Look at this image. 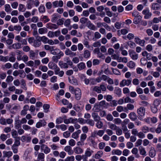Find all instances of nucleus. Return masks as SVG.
<instances>
[{"mask_svg": "<svg viewBox=\"0 0 161 161\" xmlns=\"http://www.w3.org/2000/svg\"><path fill=\"white\" fill-rule=\"evenodd\" d=\"M151 8L154 10H157L159 9L160 7L159 6V5L157 3H153L152 6Z\"/></svg>", "mask_w": 161, "mask_h": 161, "instance_id": "obj_44", "label": "nucleus"}, {"mask_svg": "<svg viewBox=\"0 0 161 161\" xmlns=\"http://www.w3.org/2000/svg\"><path fill=\"white\" fill-rule=\"evenodd\" d=\"M129 53L131 58L134 60H137L138 58V54L133 50L129 51Z\"/></svg>", "mask_w": 161, "mask_h": 161, "instance_id": "obj_3", "label": "nucleus"}, {"mask_svg": "<svg viewBox=\"0 0 161 161\" xmlns=\"http://www.w3.org/2000/svg\"><path fill=\"white\" fill-rule=\"evenodd\" d=\"M97 122L96 124V126L98 129H101L103 126V123L100 120L96 121Z\"/></svg>", "mask_w": 161, "mask_h": 161, "instance_id": "obj_30", "label": "nucleus"}, {"mask_svg": "<svg viewBox=\"0 0 161 161\" xmlns=\"http://www.w3.org/2000/svg\"><path fill=\"white\" fill-rule=\"evenodd\" d=\"M122 153L121 151L118 149L114 150L112 152V153L113 155L116 154L120 155Z\"/></svg>", "mask_w": 161, "mask_h": 161, "instance_id": "obj_41", "label": "nucleus"}, {"mask_svg": "<svg viewBox=\"0 0 161 161\" xmlns=\"http://www.w3.org/2000/svg\"><path fill=\"white\" fill-rule=\"evenodd\" d=\"M130 119L132 121H134L137 119L136 114L134 112H132L129 115Z\"/></svg>", "mask_w": 161, "mask_h": 161, "instance_id": "obj_17", "label": "nucleus"}, {"mask_svg": "<svg viewBox=\"0 0 161 161\" xmlns=\"http://www.w3.org/2000/svg\"><path fill=\"white\" fill-rule=\"evenodd\" d=\"M155 131L157 133H159L161 132V123L159 124L158 127L155 130Z\"/></svg>", "mask_w": 161, "mask_h": 161, "instance_id": "obj_61", "label": "nucleus"}, {"mask_svg": "<svg viewBox=\"0 0 161 161\" xmlns=\"http://www.w3.org/2000/svg\"><path fill=\"white\" fill-rule=\"evenodd\" d=\"M103 155V153L102 151H98L97 153L95 154L94 158L96 159H98L102 157Z\"/></svg>", "mask_w": 161, "mask_h": 161, "instance_id": "obj_22", "label": "nucleus"}, {"mask_svg": "<svg viewBox=\"0 0 161 161\" xmlns=\"http://www.w3.org/2000/svg\"><path fill=\"white\" fill-rule=\"evenodd\" d=\"M124 101L125 103H133L134 102L133 99H131L128 97H127L125 98Z\"/></svg>", "mask_w": 161, "mask_h": 161, "instance_id": "obj_46", "label": "nucleus"}, {"mask_svg": "<svg viewBox=\"0 0 161 161\" xmlns=\"http://www.w3.org/2000/svg\"><path fill=\"white\" fill-rule=\"evenodd\" d=\"M131 83V80L124 79L120 83L119 85L120 87H123L125 86H129Z\"/></svg>", "mask_w": 161, "mask_h": 161, "instance_id": "obj_4", "label": "nucleus"}, {"mask_svg": "<svg viewBox=\"0 0 161 161\" xmlns=\"http://www.w3.org/2000/svg\"><path fill=\"white\" fill-rule=\"evenodd\" d=\"M75 160V157L72 156L67 157L65 159V161H74Z\"/></svg>", "mask_w": 161, "mask_h": 161, "instance_id": "obj_57", "label": "nucleus"}, {"mask_svg": "<svg viewBox=\"0 0 161 161\" xmlns=\"http://www.w3.org/2000/svg\"><path fill=\"white\" fill-rule=\"evenodd\" d=\"M135 42L137 44H138L142 47L144 46L145 41L144 40H141L138 37H136L134 39Z\"/></svg>", "mask_w": 161, "mask_h": 161, "instance_id": "obj_7", "label": "nucleus"}, {"mask_svg": "<svg viewBox=\"0 0 161 161\" xmlns=\"http://www.w3.org/2000/svg\"><path fill=\"white\" fill-rule=\"evenodd\" d=\"M108 125L109 127L112 130H115L117 128V126L114 124L108 122Z\"/></svg>", "mask_w": 161, "mask_h": 161, "instance_id": "obj_38", "label": "nucleus"}, {"mask_svg": "<svg viewBox=\"0 0 161 161\" xmlns=\"http://www.w3.org/2000/svg\"><path fill=\"white\" fill-rule=\"evenodd\" d=\"M92 109L94 112H99L101 110V108L99 104L96 103L94 104Z\"/></svg>", "mask_w": 161, "mask_h": 161, "instance_id": "obj_19", "label": "nucleus"}, {"mask_svg": "<svg viewBox=\"0 0 161 161\" xmlns=\"http://www.w3.org/2000/svg\"><path fill=\"white\" fill-rule=\"evenodd\" d=\"M71 21L70 19H66L64 22V25L67 27H69V26L71 24ZM71 29L72 27L70 26L69 28V30H71Z\"/></svg>", "mask_w": 161, "mask_h": 161, "instance_id": "obj_18", "label": "nucleus"}, {"mask_svg": "<svg viewBox=\"0 0 161 161\" xmlns=\"http://www.w3.org/2000/svg\"><path fill=\"white\" fill-rule=\"evenodd\" d=\"M38 10L41 13H44L45 12V8L44 6L43 5L40 6L38 8Z\"/></svg>", "mask_w": 161, "mask_h": 161, "instance_id": "obj_54", "label": "nucleus"}, {"mask_svg": "<svg viewBox=\"0 0 161 161\" xmlns=\"http://www.w3.org/2000/svg\"><path fill=\"white\" fill-rule=\"evenodd\" d=\"M11 56L8 58V60L11 62H14L16 60V58L15 57L14 53L12 52L11 54Z\"/></svg>", "mask_w": 161, "mask_h": 161, "instance_id": "obj_29", "label": "nucleus"}, {"mask_svg": "<svg viewBox=\"0 0 161 161\" xmlns=\"http://www.w3.org/2000/svg\"><path fill=\"white\" fill-rule=\"evenodd\" d=\"M11 134L12 137L14 138H17L18 137L17 136L18 135L17 132L15 130H13L11 132Z\"/></svg>", "mask_w": 161, "mask_h": 161, "instance_id": "obj_53", "label": "nucleus"}, {"mask_svg": "<svg viewBox=\"0 0 161 161\" xmlns=\"http://www.w3.org/2000/svg\"><path fill=\"white\" fill-rule=\"evenodd\" d=\"M115 93L119 97H120L121 94V89L119 88H117L115 89L114 91Z\"/></svg>", "mask_w": 161, "mask_h": 161, "instance_id": "obj_56", "label": "nucleus"}, {"mask_svg": "<svg viewBox=\"0 0 161 161\" xmlns=\"http://www.w3.org/2000/svg\"><path fill=\"white\" fill-rule=\"evenodd\" d=\"M73 65L72 62L68 58L66 63L62 61H59L58 65L61 68L67 69L69 67L68 65L71 66Z\"/></svg>", "mask_w": 161, "mask_h": 161, "instance_id": "obj_1", "label": "nucleus"}, {"mask_svg": "<svg viewBox=\"0 0 161 161\" xmlns=\"http://www.w3.org/2000/svg\"><path fill=\"white\" fill-rule=\"evenodd\" d=\"M47 31V30L46 28H39L38 30V32L39 34H42L46 33Z\"/></svg>", "mask_w": 161, "mask_h": 161, "instance_id": "obj_37", "label": "nucleus"}, {"mask_svg": "<svg viewBox=\"0 0 161 161\" xmlns=\"http://www.w3.org/2000/svg\"><path fill=\"white\" fill-rule=\"evenodd\" d=\"M14 78L11 75H8L6 78V81L7 82H10L12 81L13 80Z\"/></svg>", "mask_w": 161, "mask_h": 161, "instance_id": "obj_59", "label": "nucleus"}, {"mask_svg": "<svg viewBox=\"0 0 161 161\" xmlns=\"http://www.w3.org/2000/svg\"><path fill=\"white\" fill-rule=\"evenodd\" d=\"M81 131L80 130H78L76 131L73 133L72 135V137L74 139H76L79 137V135Z\"/></svg>", "mask_w": 161, "mask_h": 161, "instance_id": "obj_25", "label": "nucleus"}, {"mask_svg": "<svg viewBox=\"0 0 161 161\" xmlns=\"http://www.w3.org/2000/svg\"><path fill=\"white\" fill-rule=\"evenodd\" d=\"M57 66V65L53 62H50L48 64L49 68L52 69H54L56 68Z\"/></svg>", "mask_w": 161, "mask_h": 161, "instance_id": "obj_31", "label": "nucleus"}, {"mask_svg": "<svg viewBox=\"0 0 161 161\" xmlns=\"http://www.w3.org/2000/svg\"><path fill=\"white\" fill-rule=\"evenodd\" d=\"M145 108L143 107H141L137 110L138 114L140 116L142 117L145 114Z\"/></svg>", "mask_w": 161, "mask_h": 161, "instance_id": "obj_11", "label": "nucleus"}, {"mask_svg": "<svg viewBox=\"0 0 161 161\" xmlns=\"http://www.w3.org/2000/svg\"><path fill=\"white\" fill-rule=\"evenodd\" d=\"M41 45V42L38 40H36L34 42L33 45L36 47H39Z\"/></svg>", "mask_w": 161, "mask_h": 161, "instance_id": "obj_47", "label": "nucleus"}, {"mask_svg": "<svg viewBox=\"0 0 161 161\" xmlns=\"http://www.w3.org/2000/svg\"><path fill=\"white\" fill-rule=\"evenodd\" d=\"M156 154V151L154 148H151L149 152V155L151 158L154 157Z\"/></svg>", "mask_w": 161, "mask_h": 161, "instance_id": "obj_24", "label": "nucleus"}, {"mask_svg": "<svg viewBox=\"0 0 161 161\" xmlns=\"http://www.w3.org/2000/svg\"><path fill=\"white\" fill-rule=\"evenodd\" d=\"M77 67L79 70H81L86 68V65L84 63L81 62L77 64Z\"/></svg>", "mask_w": 161, "mask_h": 161, "instance_id": "obj_32", "label": "nucleus"}, {"mask_svg": "<svg viewBox=\"0 0 161 161\" xmlns=\"http://www.w3.org/2000/svg\"><path fill=\"white\" fill-rule=\"evenodd\" d=\"M64 150L67 152L69 155H72L74 153V151L72 150V148L70 146H65L64 148Z\"/></svg>", "mask_w": 161, "mask_h": 161, "instance_id": "obj_13", "label": "nucleus"}, {"mask_svg": "<svg viewBox=\"0 0 161 161\" xmlns=\"http://www.w3.org/2000/svg\"><path fill=\"white\" fill-rule=\"evenodd\" d=\"M130 120L128 119H125L121 123L122 125H126L128 123H129Z\"/></svg>", "mask_w": 161, "mask_h": 161, "instance_id": "obj_63", "label": "nucleus"}, {"mask_svg": "<svg viewBox=\"0 0 161 161\" xmlns=\"http://www.w3.org/2000/svg\"><path fill=\"white\" fill-rule=\"evenodd\" d=\"M127 66L130 69H133L135 67V63L132 61H130L127 63Z\"/></svg>", "mask_w": 161, "mask_h": 161, "instance_id": "obj_39", "label": "nucleus"}, {"mask_svg": "<svg viewBox=\"0 0 161 161\" xmlns=\"http://www.w3.org/2000/svg\"><path fill=\"white\" fill-rule=\"evenodd\" d=\"M47 123L44 120H40L36 125V127L39 128L42 126H45L46 125Z\"/></svg>", "mask_w": 161, "mask_h": 161, "instance_id": "obj_12", "label": "nucleus"}, {"mask_svg": "<svg viewBox=\"0 0 161 161\" xmlns=\"http://www.w3.org/2000/svg\"><path fill=\"white\" fill-rule=\"evenodd\" d=\"M47 27L50 29H55L58 28V26L55 24L49 23L47 24Z\"/></svg>", "mask_w": 161, "mask_h": 161, "instance_id": "obj_21", "label": "nucleus"}, {"mask_svg": "<svg viewBox=\"0 0 161 161\" xmlns=\"http://www.w3.org/2000/svg\"><path fill=\"white\" fill-rule=\"evenodd\" d=\"M3 158L7 157L9 158L10 157H11L13 155V153L11 151H3Z\"/></svg>", "mask_w": 161, "mask_h": 161, "instance_id": "obj_14", "label": "nucleus"}, {"mask_svg": "<svg viewBox=\"0 0 161 161\" xmlns=\"http://www.w3.org/2000/svg\"><path fill=\"white\" fill-rule=\"evenodd\" d=\"M90 53L88 50H85L84 51L83 56L85 58H88L90 56Z\"/></svg>", "mask_w": 161, "mask_h": 161, "instance_id": "obj_34", "label": "nucleus"}, {"mask_svg": "<svg viewBox=\"0 0 161 161\" xmlns=\"http://www.w3.org/2000/svg\"><path fill=\"white\" fill-rule=\"evenodd\" d=\"M87 137V135L86 134L83 133L81 134L80 137V141L82 142L86 140Z\"/></svg>", "mask_w": 161, "mask_h": 161, "instance_id": "obj_55", "label": "nucleus"}, {"mask_svg": "<svg viewBox=\"0 0 161 161\" xmlns=\"http://www.w3.org/2000/svg\"><path fill=\"white\" fill-rule=\"evenodd\" d=\"M21 44L19 43H16L13 44L12 47L14 49H19L21 47Z\"/></svg>", "mask_w": 161, "mask_h": 161, "instance_id": "obj_33", "label": "nucleus"}, {"mask_svg": "<svg viewBox=\"0 0 161 161\" xmlns=\"http://www.w3.org/2000/svg\"><path fill=\"white\" fill-rule=\"evenodd\" d=\"M36 53L33 50H31L29 52V57L33 59L36 56Z\"/></svg>", "mask_w": 161, "mask_h": 161, "instance_id": "obj_48", "label": "nucleus"}, {"mask_svg": "<svg viewBox=\"0 0 161 161\" xmlns=\"http://www.w3.org/2000/svg\"><path fill=\"white\" fill-rule=\"evenodd\" d=\"M42 150H43V152L45 154H47L50 152V149L45 144H42L41 146Z\"/></svg>", "mask_w": 161, "mask_h": 161, "instance_id": "obj_10", "label": "nucleus"}, {"mask_svg": "<svg viewBox=\"0 0 161 161\" xmlns=\"http://www.w3.org/2000/svg\"><path fill=\"white\" fill-rule=\"evenodd\" d=\"M75 153L77 154H80L82 153L83 152L82 149L79 147H76L74 149Z\"/></svg>", "mask_w": 161, "mask_h": 161, "instance_id": "obj_27", "label": "nucleus"}, {"mask_svg": "<svg viewBox=\"0 0 161 161\" xmlns=\"http://www.w3.org/2000/svg\"><path fill=\"white\" fill-rule=\"evenodd\" d=\"M8 56H3L0 55V61L6 62L8 60Z\"/></svg>", "mask_w": 161, "mask_h": 161, "instance_id": "obj_45", "label": "nucleus"}, {"mask_svg": "<svg viewBox=\"0 0 161 161\" xmlns=\"http://www.w3.org/2000/svg\"><path fill=\"white\" fill-rule=\"evenodd\" d=\"M0 138L3 141H4L7 139V136L5 134H2L0 136Z\"/></svg>", "mask_w": 161, "mask_h": 161, "instance_id": "obj_64", "label": "nucleus"}, {"mask_svg": "<svg viewBox=\"0 0 161 161\" xmlns=\"http://www.w3.org/2000/svg\"><path fill=\"white\" fill-rule=\"evenodd\" d=\"M87 140L90 142L92 145H95L96 144L94 138L89 136L87 138Z\"/></svg>", "mask_w": 161, "mask_h": 161, "instance_id": "obj_49", "label": "nucleus"}, {"mask_svg": "<svg viewBox=\"0 0 161 161\" xmlns=\"http://www.w3.org/2000/svg\"><path fill=\"white\" fill-rule=\"evenodd\" d=\"M25 10V8L24 7V5L22 4H19V10L20 11L24 12Z\"/></svg>", "mask_w": 161, "mask_h": 161, "instance_id": "obj_58", "label": "nucleus"}, {"mask_svg": "<svg viewBox=\"0 0 161 161\" xmlns=\"http://www.w3.org/2000/svg\"><path fill=\"white\" fill-rule=\"evenodd\" d=\"M5 10L7 12H10L12 10L9 4H6L4 5Z\"/></svg>", "mask_w": 161, "mask_h": 161, "instance_id": "obj_42", "label": "nucleus"}, {"mask_svg": "<svg viewBox=\"0 0 161 161\" xmlns=\"http://www.w3.org/2000/svg\"><path fill=\"white\" fill-rule=\"evenodd\" d=\"M69 82L74 85H77L78 84V82L77 80L75 79L70 80L69 78Z\"/></svg>", "mask_w": 161, "mask_h": 161, "instance_id": "obj_60", "label": "nucleus"}, {"mask_svg": "<svg viewBox=\"0 0 161 161\" xmlns=\"http://www.w3.org/2000/svg\"><path fill=\"white\" fill-rule=\"evenodd\" d=\"M142 17L141 16H138L135 18L134 19V23L135 24L139 23L141 20Z\"/></svg>", "mask_w": 161, "mask_h": 161, "instance_id": "obj_35", "label": "nucleus"}, {"mask_svg": "<svg viewBox=\"0 0 161 161\" xmlns=\"http://www.w3.org/2000/svg\"><path fill=\"white\" fill-rule=\"evenodd\" d=\"M34 4V1L33 0H29L27 2V7L28 9H31L32 7Z\"/></svg>", "mask_w": 161, "mask_h": 161, "instance_id": "obj_28", "label": "nucleus"}, {"mask_svg": "<svg viewBox=\"0 0 161 161\" xmlns=\"http://www.w3.org/2000/svg\"><path fill=\"white\" fill-rule=\"evenodd\" d=\"M45 158L44 154L42 153H40L37 156V159L40 161H44Z\"/></svg>", "mask_w": 161, "mask_h": 161, "instance_id": "obj_26", "label": "nucleus"}, {"mask_svg": "<svg viewBox=\"0 0 161 161\" xmlns=\"http://www.w3.org/2000/svg\"><path fill=\"white\" fill-rule=\"evenodd\" d=\"M142 55L144 57H146V58L148 60H150L152 57L151 54L148 53L145 51L142 53Z\"/></svg>", "mask_w": 161, "mask_h": 161, "instance_id": "obj_20", "label": "nucleus"}, {"mask_svg": "<svg viewBox=\"0 0 161 161\" xmlns=\"http://www.w3.org/2000/svg\"><path fill=\"white\" fill-rule=\"evenodd\" d=\"M86 25L87 27L91 30H95L96 29L95 26L89 20L87 21Z\"/></svg>", "mask_w": 161, "mask_h": 161, "instance_id": "obj_16", "label": "nucleus"}, {"mask_svg": "<svg viewBox=\"0 0 161 161\" xmlns=\"http://www.w3.org/2000/svg\"><path fill=\"white\" fill-rule=\"evenodd\" d=\"M86 123L92 126H94L95 124L94 121L92 119L86 120Z\"/></svg>", "mask_w": 161, "mask_h": 161, "instance_id": "obj_43", "label": "nucleus"}, {"mask_svg": "<svg viewBox=\"0 0 161 161\" xmlns=\"http://www.w3.org/2000/svg\"><path fill=\"white\" fill-rule=\"evenodd\" d=\"M142 13L145 15L144 18L146 19L149 18L152 15V13L150 12L148 9L144 10L142 11Z\"/></svg>", "mask_w": 161, "mask_h": 161, "instance_id": "obj_8", "label": "nucleus"}, {"mask_svg": "<svg viewBox=\"0 0 161 161\" xmlns=\"http://www.w3.org/2000/svg\"><path fill=\"white\" fill-rule=\"evenodd\" d=\"M92 116L94 119V121H97L100 120V117L97 113L95 112L92 113Z\"/></svg>", "mask_w": 161, "mask_h": 161, "instance_id": "obj_23", "label": "nucleus"}, {"mask_svg": "<svg viewBox=\"0 0 161 161\" xmlns=\"http://www.w3.org/2000/svg\"><path fill=\"white\" fill-rule=\"evenodd\" d=\"M43 108L44 110V112L47 113L48 111V109L49 108L50 106L48 104H44L43 106Z\"/></svg>", "mask_w": 161, "mask_h": 161, "instance_id": "obj_52", "label": "nucleus"}, {"mask_svg": "<svg viewBox=\"0 0 161 161\" xmlns=\"http://www.w3.org/2000/svg\"><path fill=\"white\" fill-rule=\"evenodd\" d=\"M93 152V151L89 148H87L85 152L84 155L82 156L83 158L84 159H87L88 157L91 156Z\"/></svg>", "mask_w": 161, "mask_h": 161, "instance_id": "obj_2", "label": "nucleus"}, {"mask_svg": "<svg viewBox=\"0 0 161 161\" xmlns=\"http://www.w3.org/2000/svg\"><path fill=\"white\" fill-rule=\"evenodd\" d=\"M59 55L53 56L52 58V60L55 63H58L61 57L63 56L64 55V53L61 51L59 52Z\"/></svg>", "mask_w": 161, "mask_h": 161, "instance_id": "obj_6", "label": "nucleus"}, {"mask_svg": "<svg viewBox=\"0 0 161 161\" xmlns=\"http://www.w3.org/2000/svg\"><path fill=\"white\" fill-rule=\"evenodd\" d=\"M140 151V154L142 155L146 156V152L144 148L142 147H140L139 148Z\"/></svg>", "mask_w": 161, "mask_h": 161, "instance_id": "obj_36", "label": "nucleus"}, {"mask_svg": "<svg viewBox=\"0 0 161 161\" xmlns=\"http://www.w3.org/2000/svg\"><path fill=\"white\" fill-rule=\"evenodd\" d=\"M20 138L19 137H18L17 138H14V143L13 145L16 146H18L20 145V142H19Z\"/></svg>", "mask_w": 161, "mask_h": 161, "instance_id": "obj_40", "label": "nucleus"}, {"mask_svg": "<svg viewBox=\"0 0 161 161\" xmlns=\"http://www.w3.org/2000/svg\"><path fill=\"white\" fill-rule=\"evenodd\" d=\"M52 3L53 6L54 8L58 7H62L64 5L63 2L62 0L56 1L53 2Z\"/></svg>", "mask_w": 161, "mask_h": 161, "instance_id": "obj_5", "label": "nucleus"}, {"mask_svg": "<svg viewBox=\"0 0 161 161\" xmlns=\"http://www.w3.org/2000/svg\"><path fill=\"white\" fill-rule=\"evenodd\" d=\"M116 130V134L118 136H120L122 134V131L121 129L120 128H118L117 129V128L116 130Z\"/></svg>", "mask_w": 161, "mask_h": 161, "instance_id": "obj_62", "label": "nucleus"}, {"mask_svg": "<svg viewBox=\"0 0 161 161\" xmlns=\"http://www.w3.org/2000/svg\"><path fill=\"white\" fill-rule=\"evenodd\" d=\"M75 98L77 100H79L81 97V91L79 88H76L75 90Z\"/></svg>", "mask_w": 161, "mask_h": 161, "instance_id": "obj_9", "label": "nucleus"}, {"mask_svg": "<svg viewBox=\"0 0 161 161\" xmlns=\"http://www.w3.org/2000/svg\"><path fill=\"white\" fill-rule=\"evenodd\" d=\"M88 21V19L87 18L84 17L81 18L80 19V22L82 24H87Z\"/></svg>", "mask_w": 161, "mask_h": 161, "instance_id": "obj_50", "label": "nucleus"}, {"mask_svg": "<svg viewBox=\"0 0 161 161\" xmlns=\"http://www.w3.org/2000/svg\"><path fill=\"white\" fill-rule=\"evenodd\" d=\"M65 53L66 55H70V56L71 57L75 56L76 55V53H75L72 52L71 50H70L68 48L66 50Z\"/></svg>", "mask_w": 161, "mask_h": 161, "instance_id": "obj_15", "label": "nucleus"}, {"mask_svg": "<svg viewBox=\"0 0 161 161\" xmlns=\"http://www.w3.org/2000/svg\"><path fill=\"white\" fill-rule=\"evenodd\" d=\"M93 90L97 92L98 93H101V90L100 89V87L96 86H94L93 88Z\"/></svg>", "mask_w": 161, "mask_h": 161, "instance_id": "obj_51", "label": "nucleus"}]
</instances>
